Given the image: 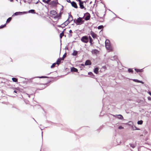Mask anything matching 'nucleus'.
Masks as SVG:
<instances>
[{
    "instance_id": "423d86ee",
    "label": "nucleus",
    "mask_w": 151,
    "mask_h": 151,
    "mask_svg": "<svg viewBox=\"0 0 151 151\" xmlns=\"http://www.w3.org/2000/svg\"><path fill=\"white\" fill-rule=\"evenodd\" d=\"M113 116H114L117 118L119 119L122 120L124 118L123 116L121 114L115 115H113Z\"/></svg>"
},
{
    "instance_id": "f704fd0d",
    "label": "nucleus",
    "mask_w": 151,
    "mask_h": 151,
    "mask_svg": "<svg viewBox=\"0 0 151 151\" xmlns=\"http://www.w3.org/2000/svg\"><path fill=\"white\" fill-rule=\"evenodd\" d=\"M55 63L56 65L57 64L58 65L61 63V61H59V59H58Z\"/></svg>"
},
{
    "instance_id": "0e129e2a",
    "label": "nucleus",
    "mask_w": 151,
    "mask_h": 151,
    "mask_svg": "<svg viewBox=\"0 0 151 151\" xmlns=\"http://www.w3.org/2000/svg\"><path fill=\"white\" fill-rule=\"evenodd\" d=\"M63 8L61 9V10H63V6H62Z\"/></svg>"
},
{
    "instance_id": "0eeeda50",
    "label": "nucleus",
    "mask_w": 151,
    "mask_h": 151,
    "mask_svg": "<svg viewBox=\"0 0 151 151\" xmlns=\"http://www.w3.org/2000/svg\"><path fill=\"white\" fill-rule=\"evenodd\" d=\"M105 47L106 49L109 50V51H112V49L111 46L110 44L105 45Z\"/></svg>"
},
{
    "instance_id": "a18cd8bd",
    "label": "nucleus",
    "mask_w": 151,
    "mask_h": 151,
    "mask_svg": "<svg viewBox=\"0 0 151 151\" xmlns=\"http://www.w3.org/2000/svg\"><path fill=\"white\" fill-rule=\"evenodd\" d=\"M147 99L148 100L151 101V97L150 96H149L147 97Z\"/></svg>"
},
{
    "instance_id": "8fccbe9b",
    "label": "nucleus",
    "mask_w": 151,
    "mask_h": 151,
    "mask_svg": "<svg viewBox=\"0 0 151 151\" xmlns=\"http://www.w3.org/2000/svg\"><path fill=\"white\" fill-rule=\"evenodd\" d=\"M147 93L151 96V92L150 91H148Z\"/></svg>"
},
{
    "instance_id": "774afa93",
    "label": "nucleus",
    "mask_w": 151,
    "mask_h": 151,
    "mask_svg": "<svg viewBox=\"0 0 151 151\" xmlns=\"http://www.w3.org/2000/svg\"><path fill=\"white\" fill-rule=\"evenodd\" d=\"M10 0V1L11 2H12L13 1V0Z\"/></svg>"
},
{
    "instance_id": "680f3d73",
    "label": "nucleus",
    "mask_w": 151,
    "mask_h": 151,
    "mask_svg": "<svg viewBox=\"0 0 151 151\" xmlns=\"http://www.w3.org/2000/svg\"><path fill=\"white\" fill-rule=\"evenodd\" d=\"M27 94V95H28V97H29V98H30V95H29V94Z\"/></svg>"
},
{
    "instance_id": "5fc2aeb1",
    "label": "nucleus",
    "mask_w": 151,
    "mask_h": 151,
    "mask_svg": "<svg viewBox=\"0 0 151 151\" xmlns=\"http://www.w3.org/2000/svg\"><path fill=\"white\" fill-rule=\"evenodd\" d=\"M21 1H23L25 3H26L27 2V1L25 0H21Z\"/></svg>"
},
{
    "instance_id": "a211bd4d",
    "label": "nucleus",
    "mask_w": 151,
    "mask_h": 151,
    "mask_svg": "<svg viewBox=\"0 0 151 151\" xmlns=\"http://www.w3.org/2000/svg\"><path fill=\"white\" fill-rule=\"evenodd\" d=\"M71 71L72 72H76L78 73V69L74 67H73L71 68Z\"/></svg>"
},
{
    "instance_id": "6e6d98bb",
    "label": "nucleus",
    "mask_w": 151,
    "mask_h": 151,
    "mask_svg": "<svg viewBox=\"0 0 151 151\" xmlns=\"http://www.w3.org/2000/svg\"><path fill=\"white\" fill-rule=\"evenodd\" d=\"M32 0H31V1H29V2H28V3H29V4H31V2H32Z\"/></svg>"
},
{
    "instance_id": "2eb2a0df",
    "label": "nucleus",
    "mask_w": 151,
    "mask_h": 151,
    "mask_svg": "<svg viewBox=\"0 0 151 151\" xmlns=\"http://www.w3.org/2000/svg\"><path fill=\"white\" fill-rule=\"evenodd\" d=\"M68 19L70 21V22L73 20V17L70 14L69 15Z\"/></svg>"
},
{
    "instance_id": "3c124183",
    "label": "nucleus",
    "mask_w": 151,
    "mask_h": 151,
    "mask_svg": "<svg viewBox=\"0 0 151 151\" xmlns=\"http://www.w3.org/2000/svg\"><path fill=\"white\" fill-rule=\"evenodd\" d=\"M68 36L69 37H72V35L71 34H68Z\"/></svg>"
},
{
    "instance_id": "864d4df0",
    "label": "nucleus",
    "mask_w": 151,
    "mask_h": 151,
    "mask_svg": "<svg viewBox=\"0 0 151 151\" xmlns=\"http://www.w3.org/2000/svg\"><path fill=\"white\" fill-rule=\"evenodd\" d=\"M81 66H84L85 65V64H83V63L81 64Z\"/></svg>"
},
{
    "instance_id": "6ab92c4d",
    "label": "nucleus",
    "mask_w": 151,
    "mask_h": 151,
    "mask_svg": "<svg viewBox=\"0 0 151 151\" xmlns=\"http://www.w3.org/2000/svg\"><path fill=\"white\" fill-rule=\"evenodd\" d=\"M99 68L98 67L95 68L93 69V72L97 74L99 73Z\"/></svg>"
},
{
    "instance_id": "b1692460",
    "label": "nucleus",
    "mask_w": 151,
    "mask_h": 151,
    "mask_svg": "<svg viewBox=\"0 0 151 151\" xmlns=\"http://www.w3.org/2000/svg\"><path fill=\"white\" fill-rule=\"evenodd\" d=\"M136 143H134V144H132V143L129 144V145H130V146L131 147H132V148H134L136 146Z\"/></svg>"
},
{
    "instance_id": "79ce46f5",
    "label": "nucleus",
    "mask_w": 151,
    "mask_h": 151,
    "mask_svg": "<svg viewBox=\"0 0 151 151\" xmlns=\"http://www.w3.org/2000/svg\"><path fill=\"white\" fill-rule=\"evenodd\" d=\"M42 1L45 3H46V4H47L48 3V1H47V0H42Z\"/></svg>"
},
{
    "instance_id": "bb28decb",
    "label": "nucleus",
    "mask_w": 151,
    "mask_h": 151,
    "mask_svg": "<svg viewBox=\"0 0 151 151\" xmlns=\"http://www.w3.org/2000/svg\"><path fill=\"white\" fill-rule=\"evenodd\" d=\"M98 51L96 49H93L92 50V52L93 54H96L97 52H98Z\"/></svg>"
},
{
    "instance_id": "4468645a",
    "label": "nucleus",
    "mask_w": 151,
    "mask_h": 151,
    "mask_svg": "<svg viewBox=\"0 0 151 151\" xmlns=\"http://www.w3.org/2000/svg\"><path fill=\"white\" fill-rule=\"evenodd\" d=\"M49 78L50 77H49L46 76H37V77H34V78H32V79H33L34 78ZM50 78H54L52 77H50Z\"/></svg>"
},
{
    "instance_id": "338daca9",
    "label": "nucleus",
    "mask_w": 151,
    "mask_h": 151,
    "mask_svg": "<svg viewBox=\"0 0 151 151\" xmlns=\"http://www.w3.org/2000/svg\"><path fill=\"white\" fill-rule=\"evenodd\" d=\"M104 7L106 8V7L105 5V4H104Z\"/></svg>"
},
{
    "instance_id": "58836bf2",
    "label": "nucleus",
    "mask_w": 151,
    "mask_h": 151,
    "mask_svg": "<svg viewBox=\"0 0 151 151\" xmlns=\"http://www.w3.org/2000/svg\"><path fill=\"white\" fill-rule=\"evenodd\" d=\"M100 19H101V20L100 21L101 22H103L104 20V18L103 17H100Z\"/></svg>"
},
{
    "instance_id": "ea45409f",
    "label": "nucleus",
    "mask_w": 151,
    "mask_h": 151,
    "mask_svg": "<svg viewBox=\"0 0 151 151\" xmlns=\"http://www.w3.org/2000/svg\"><path fill=\"white\" fill-rule=\"evenodd\" d=\"M93 41L92 39H90V40H89V42L91 44V45L93 44Z\"/></svg>"
},
{
    "instance_id": "5701e85b",
    "label": "nucleus",
    "mask_w": 151,
    "mask_h": 151,
    "mask_svg": "<svg viewBox=\"0 0 151 151\" xmlns=\"http://www.w3.org/2000/svg\"><path fill=\"white\" fill-rule=\"evenodd\" d=\"M88 74L92 78H93L95 76L93 73L91 72H89L88 73Z\"/></svg>"
},
{
    "instance_id": "f8f14e48",
    "label": "nucleus",
    "mask_w": 151,
    "mask_h": 151,
    "mask_svg": "<svg viewBox=\"0 0 151 151\" xmlns=\"http://www.w3.org/2000/svg\"><path fill=\"white\" fill-rule=\"evenodd\" d=\"M90 35L94 39H95L97 37V35L92 31L91 32Z\"/></svg>"
},
{
    "instance_id": "052dcab7",
    "label": "nucleus",
    "mask_w": 151,
    "mask_h": 151,
    "mask_svg": "<svg viewBox=\"0 0 151 151\" xmlns=\"http://www.w3.org/2000/svg\"><path fill=\"white\" fill-rule=\"evenodd\" d=\"M84 17H85V16H84V15L83 17H81L82 19H84Z\"/></svg>"
},
{
    "instance_id": "4c0bfd02",
    "label": "nucleus",
    "mask_w": 151,
    "mask_h": 151,
    "mask_svg": "<svg viewBox=\"0 0 151 151\" xmlns=\"http://www.w3.org/2000/svg\"><path fill=\"white\" fill-rule=\"evenodd\" d=\"M132 80L135 82L138 83L139 81V80L137 79H132Z\"/></svg>"
},
{
    "instance_id": "4d7b16f0",
    "label": "nucleus",
    "mask_w": 151,
    "mask_h": 151,
    "mask_svg": "<svg viewBox=\"0 0 151 151\" xmlns=\"http://www.w3.org/2000/svg\"><path fill=\"white\" fill-rule=\"evenodd\" d=\"M14 92L15 93H17V91L16 90H14Z\"/></svg>"
},
{
    "instance_id": "a19ab883",
    "label": "nucleus",
    "mask_w": 151,
    "mask_h": 151,
    "mask_svg": "<svg viewBox=\"0 0 151 151\" xmlns=\"http://www.w3.org/2000/svg\"><path fill=\"white\" fill-rule=\"evenodd\" d=\"M124 128L123 127L121 126H120L118 127V129H122Z\"/></svg>"
},
{
    "instance_id": "7ed1b4c3",
    "label": "nucleus",
    "mask_w": 151,
    "mask_h": 151,
    "mask_svg": "<svg viewBox=\"0 0 151 151\" xmlns=\"http://www.w3.org/2000/svg\"><path fill=\"white\" fill-rule=\"evenodd\" d=\"M58 4H59V3L58 2V0H56L55 1H51L48 4L51 5L52 7H57Z\"/></svg>"
},
{
    "instance_id": "cd10ccee",
    "label": "nucleus",
    "mask_w": 151,
    "mask_h": 151,
    "mask_svg": "<svg viewBox=\"0 0 151 151\" xmlns=\"http://www.w3.org/2000/svg\"><path fill=\"white\" fill-rule=\"evenodd\" d=\"M12 18L11 17H9V18H8L6 21V23H9L12 20Z\"/></svg>"
},
{
    "instance_id": "9b49d317",
    "label": "nucleus",
    "mask_w": 151,
    "mask_h": 151,
    "mask_svg": "<svg viewBox=\"0 0 151 151\" xmlns=\"http://www.w3.org/2000/svg\"><path fill=\"white\" fill-rule=\"evenodd\" d=\"M83 1H82L81 2H80L79 3V5L80 6V8L81 9H86V8H85L84 5H83Z\"/></svg>"
},
{
    "instance_id": "de8ad7c7",
    "label": "nucleus",
    "mask_w": 151,
    "mask_h": 151,
    "mask_svg": "<svg viewBox=\"0 0 151 151\" xmlns=\"http://www.w3.org/2000/svg\"><path fill=\"white\" fill-rule=\"evenodd\" d=\"M103 126L102 125V126H101L100 127H99V129H102V128H103Z\"/></svg>"
},
{
    "instance_id": "603ef678",
    "label": "nucleus",
    "mask_w": 151,
    "mask_h": 151,
    "mask_svg": "<svg viewBox=\"0 0 151 151\" xmlns=\"http://www.w3.org/2000/svg\"><path fill=\"white\" fill-rule=\"evenodd\" d=\"M69 32L70 33H73V32L71 30H70L69 31Z\"/></svg>"
},
{
    "instance_id": "37998d69",
    "label": "nucleus",
    "mask_w": 151,
    "mask_h": 151,
    "mask_svg": "<svg viewBox=\"0 0 151 151\" xmlns=\"http://www.w3.org/2000/svg\"><path fill=\"white\" fill-rule=\"evenodd\" d=\"M62 27L63 28L65 27V26H66L65 24H64V23H63V24H62Z\"/></svg>"
},
{
    "instance_id": "473e14b6",
    "label": "nucleus",
    "mask_w": 151,
    "mask_h": 151,
    "mask_svg": "<svg viewBox=\"0 0 151 151\" xmlns=\"http://www.w3.org/2000/svg\"><path fill=\"white\" fill-rule=\"evenodd\" d=\"M47 83L46 84H42V88L40 89L41 90L43 89L46 88V85H47Z\"/></svg>"
},
{
    "instance_id": "aec40b11",
    "label": "nucleus",
    "mask_w": 151,
    "mask_h": 151,
    "mask_svg": "<svg viewBox=\"0 0 151 151\" xmlns=\"http://www.w3.org/2000/svg\"><path fill=\"white\" fill-rule=\"evenodd\" d=\"M78 51L76 50H74L73 53H72V55L73 56H76L78 54Z\"/></svg>"
},
{
    "instance_id": "ddd939ff",
    "label": "nucleus",
    "mask_w": 151,
    "mask_h": 151,
    "mask_svg": "<svg viewBox=\"0 0 151 151\" xmlns=\"http://www.w3.org/2000/svg\"><path fill=\"white\" fill-rule=\"evenodd\" d=\"M91 61L89 60H87L85 63V65H91Z\"/></svg>"
},
{
    "instance_id": "4be33fe9",
    "label": "nucleus",
    "mask_w": 151,
    "mask_h": 151,
    "mask_svg": "<svg viewBox=\"0 0 151 151\" xmlns=\"http://www.w3.org/2000/svg\"><path fill=\"white\" fill-rule=\"evenodd\" d=\"M27 13L28 12L29 13H31L32 14H35V10L34 9H31L28 11V12H27Z\"/></svg>"
},
{
    "instance_id": "dca6fc26",
    "label": "nucleus",
    "mask_w": 151,
    "mask_h": 151,
    "mask_svg": "<svg viewBox=\"0 0 151 151\" xmlns=\"http://www.w3.org/2000/svg\"><path fill=\"white\" fill-rule=\"evenodd\" d=\"M66 56V54L65 53L63 55L62 58H59L58 59H59V60L61 61V60H64V58Z\"/></svg>"
},
{
    "instance_id": "c03bdc74",
    "label": "nucleus",
    "mask_w": 151,
    "mask_h": 151,
    "mask_svg": "<svg viewBox=\"0 0 151 151\" xmlns=\"http://www.w3.org/2000/svg\"><path fill=\"white\" fill-rule=\"evenodd\" d=\"M138 83H141L142 84L144 83V82H143L142 81H141L140 80H139V81Z\"/></svg>"
},
{
    "instance_id": "c85d7f7f",
    "label": "nucleus",
    "mask_w": 151,
    "mask_h": 151,
    "mask_svg": "<svg viewBox=\"0 0 151 151\" xmlns=\"http://www.w3.org/2000/svg\"><path fill=\"white\" fill-rule=\"evenodd\" d=\"M70 21H69L68 19L65 22H64V24H65L66 26L70 22Z\"/></svg>"
},
{
    "instance_id": "e2e57ef3",
    "label": "nucleus",
    "mask_w": 151,
    "mask_h": 151,
    "mask_svg": "<svg viewBox=\"0 0 151 151\" xmlns=\"http://www.w3.org/2000/svg\"><path fill=\"white\" fill-rule=\"evenodd\" d=\"M114 14H115V16H117V15H116V14L114 13V12H112V11H111Z\"/></svg>"
},
{
    "instance_id": "20e7f679",
    "label": "nucleus",
    "mask_w": 151,
    "mask_h": 151,
    "mask_svg": "<svg viewBox=\"0 0 151 151\" xmlns=\"http://www.w3.org/2000/svg\"><path fill=\"white\" fill-rule=\"evenodd\" d=\"M27 13V12H16L14 13V14L12 16V17H13L15 16H18L19 15H21L23 14H26Z\"/></svg>"
},
{
    "instance_id": "bf43d9fd",
    "label": "nucleus",
    "mask_w": 151,
    "mask_h": 151,
    "mask_svg": "<svg viewBox=\"0 0 151 151\" xmlns=\"http://www.w3.org/2000/svg\"><path fill=\"white\" fill-rule=\"evenodd\" d=\"M39 1V0H38V1L37 2L35 3L36 4H38V3Z\"/></svg>"
},
{
    "instance_id": "72a5a7b5",
    "label": "nucleus",
    "mask_w": 151,
    "mask_h": 151,
    "mask_svg": "<svg viewBox=\"0 0 151 151\" xmlns=\"http://www.w3.org/2000/svg\"><path fill=\"white\" fill-rule=\"evenodd\" d=\"M6 23L5 24H4L1 25L0 26V29H2L6 26Z\"/></svg>"
},
{
    "instance_id": "9d476101",
    "label": "nucleus",
    "mask_w": 151,
    "mask_h": 151,
    "mask_svg": "<svg viewBox=\"0 0 151 151\" xmlns=\"http://www.w3.org/2000/svg\"><path fill=\"white\" fill-rule=\"evenodd\" d=\"M72 6L75 8H77L78 6L76 3L74 1H72L71 3Z\"/></svg>"
},
{
    "instance_id": "c756f323",
    "label": "nucleus",
    "mask_w": 151,
    "mask_h": 151,
    "mask_svg": "<svg viewBox=\"0 0 151 151\" xmlns=\"http://www.w3.org/2000/svg\"><path fill=\"white\" fill-rule=\"evenodd\" d=\"M143 121L142 120L138 121L137 122V124L139 125H141L142 124Z\"/></svg>"
},
{
    "instance_id": "f3484780",
    "label": "nucleus",
    "mask_w": 151,
    "mask_h": 151,
    "mask_svg": "<svg viewBox=\"0 0 151 151\" xmlns=\"http://www.w3.org/2000/svg\"><path fill=\"white\" fill-rule=\"evenodd\" d=\"M143 69H139L137 68H134V70L137 73L142 72L143 71Z\"/></svg>"
},
{
    "instance_id": "1a4fd4ad",
    "label": "nucleus",
    "mask_w": 151,
    "mask_h": 151,
    "mask_svg": "<svg viewBox=\"0 0 151 151\" xmlns=\"http://www.w3.org/2000/svg\"><path fill=\"white\" fill-rule=\"evenodd\" d=\"M50 14L51 16H55L57 14V12L55 11L52 10L50 12Z\"/></svg>"
},
{
    "instance_id": "13d9d810",
    "label": "nucleus",
    "mask_w": 151,
    "mask_h": 151,
    "mask_svg": "<svg viewBox=\"0 0 151 151\" xmlns=\"http://www.w3.org/2000/svg\"><path fill=\"white\" fill-rule=\"evenodd\" d=\"M76 0L77 1H78L79 2V3H80V2H81L82 1L81 0Z\"/></svg>"
},
{
    "instance_id": "e433bc0d",
    "label": "nucleus",
    "mask_w": 151,
    "mask_h": 151,
    "mask_svg": "<svg viewBox=\"0 0 151 151\" xmlns=\"http://www.w3.org/2000/svg\"><path fill=\"white\" fill-rule=\"evenodd\" d=\"M55 65H56V64H55V63H53L52 64V65L51 66V68H54L55 67Z\"/></svg>"
},
{
    "instance_id": "39448f33",
    "label": "nucleus",
    "mask_w": 151,
    "mask_h": 151,
    "mask_svg": "<svg viewBox=\"0 0 151 151\" xmlns=\"http://www.w3.org/2000/svg\"><path fill=\"white\" fill-rule=\"evenodd\" d=\"M84 16H85L84 19L86 21L89 20L91 17V15L88 12H86L84 14Z\"/></svg>"
},
{
    "instance_id": "f257e3e1",
    "label": "nucleus",
    "mask_w": 151,
    "mask_h": 151,
    "mask_svg": "<svg viewBox=\"0 0 151 151\" xmlns=\"http://www.w3.org/2000/svg\"><path fill=\"white\" fill-rule=\"evenodd\" d=\"M73 22L76 23V25H81L83 24L85 22V21L82 19L81 17H79L77 19H75L73 20Z\"/></svg>"
},
{
    "instance_id": "2f4dec72",
    "label": "nucleus",
    "mask_w": 151,
    "mask_h": 151,
    "mask_svg": "<svg viewBox=\"0 0 151 151\" xmlns=\"http://www.w3.org/2000/svg\"><path fill=\"white\" fill-rule=\"evenodd\" d=\"M12 81L15 82H17L18 81V79L17 78H12Z\"/></svg>"
},
{
    "instance_id": "a878e982",
    "label": "nucleus",
    "mask_w": 151,
    "mask_h": 151,
    "mask_svg": "<svg viewBox=\"0 0 151 151\" xmlns=\"http://www.w3.org/2000/svg\"><path fill=\"white\" fill-rule=\"evenodd\" d=\"M128 72L129 73H133V70L132 68H129L128 69Z\"/></svg>"
},
{
    "instance_id": "49530a36",
    "label": "nucleus",
    "mask_w": 151,
    "mask_h": 151,
    "mask_svg": "<svg viewBox=\"0 0 151 151\" xmlns=\"http://www.w3.org/2000/svg\"><path fill=\"white\" fill-rule=\"evenodd\" d=\"M62 24L61 25H57V27H62Z\"/></svg>"
},
{
    "instance_id": "393cba45",
    "label": "nucleus",
    "mask_w": 151,
    "mask_h": 151,
    "mask_svg": "<svg viewBox=\"0 0 151 151\" xmlns=\"http://www.w3.org/2000/svg\"><path fill=\"white\" fill-rule=\"evenodd\" d=\"M65 36V37H66V35H64V33H63V31H62V32L60 33V39H61L62 37Z\"/></svg>"
},
{
    "instance_id": "69168bd1",
    "label": "nucleus",
    "mask_w": 151,
    "mask_h": 151,
    "mask_svg": "<svg viewBox=\"0 0 151 151\" xmlns=\"http://www.w3.org/2000/svg\"><path fill=\"white\" fill-rule=\"evenodd\" d=\"M65 29H64L63 30V33H64V32L65 30Z\"/></svg>"
},
{
    "instance_id": "c9c22d12",
    "label": "nucleus",
    "mask_w": 151,
    "mask_h": 151,
    "mask_svg": "<svg viewBox=\"0 0 151 151\" xmlns=\"http://www.w3.org/2000/svg\"><path fill=\"white\" fill-rule=\"evenodd\" d=\"M104 27V26L103 25H100L98 27V29H102Z\"/></svg>"
},
{
    "instance_id": "09e8293b",
    "label": "nucleus",
    "mask_w": 151,
    "mask_h": 151,
    "mask_svg": "<svg viewBox=\"0 0 151 151\" xmlns=\"http://www.w3.org/2000/svg\"><path fill=\"white\" fill-rule=\"evenodd\" d=\"M88 38L89 39V40H90V39H92V38H91V37L90 36H89V37H88Z\"/></svg>"
},
{
    "instance_id": "f03ea898",
    "label": "nucleus",
    "mask_w": 151,
    "mask_h": 151,
    "mask_svg": "<svg viewBox=\"0 0 151 151\" xmlns=\"http://www.w3.org/2000/svg\"><path fill=\"white\" fill-rule=\"evenodd\" d=\"M81 40L83 42L85 43H87L89 41V39L87 36H83L81 39Z\"/></svg>"
},
{
    "instance_id": "6e6552de",
    "label": "nucleus",
    "mask_w": 151,
    "mask_h": 151,
    "mask_svg": "<svg viewBox=\"0 0 151 151\" xmlns=\"http://www.w3.org/2000/svg\"><path fill=\"white\" fill-rule=\"evenodd\" d=\"M62 14V12H60L58 14H57L55 16L53 17L55 19H59L61 17V15Z\"/></svg>"
},
{
    "instance_id": "412c9836",
    "label": "nucleus",
    "mask_w": 151,
    "mask_h": 151,
    "mask_svg": "<svg viewBox=\"0 0 151 151\" xmlns=\"http://www.w3.org/2000/svg\"><path fill=\"white\" fill-rule=\"evenodd\" d=\"M132 127L133 130H139L140 129L137 128L136 126L133 125L132 126Z\"/></svg>"
},
{
    "instance_id": "7c9ffc66",
    "label": "nucleus",
    "mask_w": 151,
    "mask_h": 151,
    "mask_svg": "<svg viewBox=\"0 0 151 151\" xmlns=\"http://www.w3.org/2000/svg\"><path fill=\"white\" fill-rule=\"evenodd\" d=\"M110 45V41L109 40L107 39L106 40L105 42V45Z\"/></svg>"
}]
</instances>
